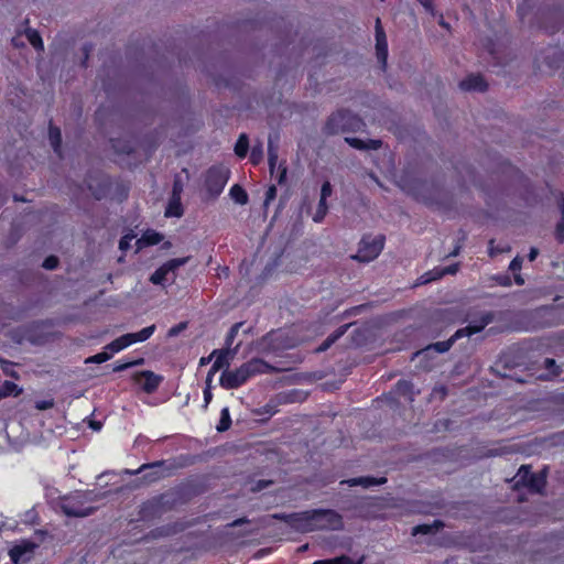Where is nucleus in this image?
Returning a JSON list of instances; mask_svg holds the SVG:
<instances>
[{
	"mask_svg": "<svg viewBox=\"0 0 564 564\" xmlns=\"http://www.w3.org/2000/svg\"><path fill=\"white\" fill-rule=\"evenodd\" d=\"M104 496L105 494H97L93 490L74 491L54 501V508L61 510L66 517L84 518L96 510L93 503Z\"/></svg>",
	"mask_w": 564,
	"mask_h": 564,
	"instance_id": "1",
	"label": "nucleus"
},
{
	"mask_svg": "<svg viewBox=\"0 0 564 564\" xmlns=\"http://www.w3.org/2000/svg\"><path fill=\"white\" fill-rule=\"evenodd\" d=\"M231 175L224 163L210 165L202 175V197L206 202L216 200L225 189Z\"/></svg>",
	"mask_w": 564,
	"mask_h": 564,
	"instance_id": "2",
	"label": "nucleus"
},
{
	"mask_svg": "<svg viewBox=\"0 0 564 564\" xmlns=\"http://www.w3.org/2000/svg\"><path fill=\"white\" fill-rule=\"evenodd\" d=\"M366 127L364 119L348 109H339L327 118L323 133L336 135L340 133H355L362 131Z\"/></svg>",
	"mask_w": 564,
	"mask_h": 564,
	"instance_id": "3",
	"label": "nucleus"
},
{
	"mask_svg": "<svg viewBox=\"0 0 564 564\" xmlns=\"http://www.w3.org/2000/svg\"><path fill=\"white\" fill-rule=\"evenodd\" d=\"M268 365L261 360H251L239 369L225 371L220 377V384L226 389H234L245 383L254 373L264 372Z\"/></svg>",
	"mask_w": 564,
	"mask_h": 564,
	"instance_id": "4",
	"label": "nucleus"
},
{
	"mask_svg": "<svg viewBox=\"0 0 564 564\" xmlns=\"http://www.w3.org/2000/svg\"><path fill=\"white\" fill-rule=\"evenodd\" d=\"M516 485H522L531 491L539 492L545 485V476L543 474L533 475L528 466H522L516 476Z\"/></svg>",
	"mask_w": 564,
	"mask_h": 564,
	"instance_id": "5",
	"label": "nucleus"
},
{
	"mask_svg": "<svg viewBox=\"0 0 564 564\" xmlns=\"http://www.w3.org/2000/svg\"><path fill=\"white\" fill-rule=\"evenodd\" d=\"M316 530H338L343 527L341 518L332 510H315Z\"/></svg>",
	"mask_w": 564,
	"mask_h": 564,
	"instance_id": "6",
	"label": "nucleus"
},
{
	"mask_svg": "<svg viewBox=\"0 0 564 564\" xmlns=\"http://www.w3.org/2000/svg\"><path fill=\"white\" fill-rule=\"evenodd\" d=\"M288 522L293 529L300 532L315 531V510L291 514L288 517Z\"/></svg>",
	"mask_w": 564,
	"mask_h": 564,
	"instance_id": "7",
	"label": "nucleus"
},
{
	"mask_svg": "<svg viewBox=\"0 0 564 564\" xmlns=\"http://www.w3.org/2000/svg\"><path fill=\"white\" fill-rule=\"evenodd\" d=\"M375 36L377 58L382 64V67L386 68L388 59V41L380 18L376 19Z\"/></svg>",
	"mask_w": 564,
	"mask_h": 564,
	"instance_id": "8",
	"label": "nucleus"
},
{
	"mask_svg": "<svg viewBox=\"0 0 564 564\" xmlns=\"http://www.w3.org/2000/svg\"><path fill=\"white\" fill-rule=\"evenodd\" d=\"M35 547L36 544L23 541L10 550V558L14 564H24L32 558Z\"/></svg>",
	"mask_w": 564,
	"mask_h": 564,
	"instance_id": "9",
	"label": "nucleus"
},
{
	"mask_svg": "<svg viewBox=\"0 0 564 564\" xmlns=\"http://www.w3.org/2000/svg\"><path fill=\"white\" fill-rule=\"evenodd\" d=\"M184 263V260H171L160 267L150 278V281L156 285H163L166 281L173 279V270Z\"/></svg>",
	"mask_w": 564,
	"mask_h": 564,
	"instance_id": "10",
	"label": "nucleus"
},
{
	"mask_svg": "<svg viewBox=\"0 0 564 564\" xmlns=\"http://www.w3.org/2000/svg\"><path fill=\"white\" fill-rule=\"evenodd\" d=\"M459 87L465 91H480L488 89V84L481 74H470L459 83Z\"/></svg>",
	"mask_w": 564,
	"mask_h": 564,
	"instance_id": "11",
	"label": "nucleus"
},
{
	"mask_svg": "<svg viewBox=\"0 0 564 564\" xmlns=\"http://www.w3.org/2000/svg\"><path fill=\"white\" fill-rule=\"evenodd\" d=\"M184 214V207L181 200L180 192L176 191V186L173 188V193L169 199L167 206L165 208L164 215L165 217H182Z\"/></svg>",
	"mask_w": 564,
	"mask_h": 564,
	"instance_id": "12",
	"label": "nucleus"
},
{
	"mask_svg": "<svg viewBox=\"0 0 564 564\" xmlns=\"http://www.w3.org/2000/svg\"><path fill=\"white\" fill-rule=\"evenodd\" d=\"M141 340V333H134V334H126L113 341H111L109 345L106 346V349H109L111 354L118 352L122 350L123 348L130 346L133 343H137Z\"/></svg>",
	"mask_w": 564,
	"mask_h": 564,
	"instance_id": "13",
	"label": "nucleus"
},
{
	"mask_svg": "<svg viewBox=\"0 0 564 564\" xmlns=\"http://www.w3.org/2000/svg\"><path fill=\"white\" fill-rule=\"evenodd\" d=\"M345 142L356 150H379L382 147V141L379 139L361 140L355 137H346Z\"/></svg>",
	"mask_w": 564,
	"mask_h": 564,
	"instance_id": "14",
	"label": "nucleus"
},
{
	"mask_svg": "<svg viewBox=\"0 0 564 564\" xmlns=\"http://www.w3.org/2000/svg\"><path fill=\"white\" fill-rule=\"evenodd\" d=\"M163 378L151 371H143V392L151 393L158 389Z\"/></svg>",
	"mask_w": 564,
	"mask_h": 564,
	"instance_id": "15",
	"label": "nucleus"
},
{
	"mask_svg": "<svg viewBox=\"0 0 564 564\" xmlns=\"http://www.w3.org/2000/svg\"><path fill=\"white\" fill-rule=\"evenodd\" d=\"M229 197L239 205H246L249 202L248 193L240 184H234L230 187Z\"/></svg>",
	"mask_w": 564,
	"mask_h": 564,
	"instance_id": "16",
	"label": "nucleus"
},
{
	"mask_svg": "<svg viewBox=\"0 0 564 564\" xmlns=\"http://www.w3.org/2000/svg\"><path fill=\"white\" fill-rule=\"evenodd\" d=\"M379 256V249H357L356 253H351L349 257L352 260L359 262H369Z\"/></svg>",
	"mask_w": 564,
	"mask_h": 564,
	"instance_id": "17",
	"label": "nucleus"
},
{
	"mask_svg": "<svg viewBox=\"0 0 564 564\" xmlns=\"http://www.w3.org/2000/svg\"><path fill=\"white\" fill-rule=\"evenodd\" d=\"M278 150H279L278 144H275L274 140L270 135L269 140H268V163H269V171L271 174L274 173V170L276 167Z\"/></svg>",
	"mask_w": 564,
	"mask_h": 564,
	"instance_id": "18",
	"label": "nucleus"
},
{
	"mask_svg": "<svg viewBox=\"0 0 564 564\" xmlns=\"http://www.w3.org/2000/svg\"><path fill=\"white\" fill-rule=\"evenodd\" d=\"M228 356L229 354L228 352H220L218 355H216V358L213 362V366L207 375V381H212L213 380V377L214 375L219 370L221 369L223 367L225 366H228L229 365V361H228Z\"/></svg>",
	"mask_w": 564,
	"mask_h": 564,
	"instance_id": "19",
	"label": "nucleus"
},
{
	"mask_svg": "<svg viewBox=\"0 0 564 564\" xmlns=\"http://www.w3.org/2000/svg\"><path fill=\"white\" fill-rule=\"evenodd\" d=\"M234 151L239 159H245L247 156L249 151V138L247 133H241L238 137Z\"/></svg>",
	"mask_w": 564,
	"mask_h": 564,
	"instance_id": "20",
	"label": "nucleus"
},
{
	"mask_svg": "<svg viewBox=\"0 0 564 564\" xmlns=\"http://www.w3.org/2000/svg\"><path fill=\"white\" fill-rule=\"evenodd\" d=\"M164 236L153 229L143 230V247H152L160 243Z\"/></svg>",
	"mask_w": 564,
	"mask_h": 564,
	"instance_id": "21",
	"label": "nucleus"
},
{
	"mask_svg": "<svg viewBox=\"0 0 564 564\" xmlns=\"http://www.w3.org/2000/svg\"><path fill=\"white\" fill-rule=\"evenodd\" d=\"M489 323V318H482L481 322L477 325H469L466 328L459 329L455 333L454 337L459 338L463 336H470L475 333L480 332L487 324Z\"/></svg>",
	"mask_w": 564,
	"mask_h": 564,
	"instance_id": "22",
	"label": "nucleus"
},
{
	"mask_svg": "<svg viewBox=\"0 0 564 564\" xmlns=\"http://www.w3.org/2000/svg\"><path fill=\"white\" fill-rule=\"evenodd\" d=\"M386 245V236L383 234H379L375 236L370 240V236L365 235L360 242L358 243V247H384Z\"/></svg>",
	"mask_w": 564,
	"mask_h": 564,
	"instance_id": "23",
	"label": "nucleus"
},
{
	"mask_svg": "<svg viewBox=\"0 0 564 564\" xmlns=\"http://www.w3.org/2000/svg\"><path fill=\"white\" fill-rule=\"evenodd\" d=\"M384 481H386L384 478L375 479V478H370V477H359V478H352V479L347 480V484L349 486H362V487L367 488L370 486L383 484Z\"/></svg>",
	"mask_w": 564,
	"mask_h": 564,
	"instance_id": "24",
	"label": "nucleus"
},
{
	"mask_svg": "<svg viewBox=\"0 0 564 564\" xmlns=\"http://www.w3.org/2000/svg\"><path fill=\"white\" fill-rule=\"evenodd\" d=\"M549 13L551 15H553L556 21H555L554 25H552L550 29L546 28V30L550 33H555L564 25V8H556V9L550 10Z\"/></svg>",
	"mask_w": 564,
	"mask_h": 564,
	"instance_id": "25",
	"label": "nucleus"
},
{
	"mask_svg": "<svg viewBox=\"0 0 564 564\" xmlns=\"http://www.w3.org/2000/svg\"><path fill=\"white\" fill-rule=\"evenodd\" d=\"M20 393L21 389L11 381H4L2 384H0V399L11 394L18 395Z\"/></svg>",
	"mask_w": 564,
	"mask_h": 564,
	"instance_id": "26",
	"label": "nucleus"
},
{
	"mask_svg": "<svg viewBox=\"0 0 564 564\" xmlns=\"http://www.w3.org/2000/svg\"><path fill=\"white\" fill-rule=\"evenodd\" d=\"M263 160V144L262 142L256 143L250 152V163L252 165H259Z\"/></svg>",
	"mask_w": 564,
	"mask_h": 564,
	"instance_id": "27",
	"label": "nucleus"
},
{
	"mask_svg": "<svg viewBox=\"0 0 564 564\" xmlns=\"http://www.w3.org/2000/svg\"><path fill=\"white\" fill-rule=\"evenodd\" d=\"M328 212V205L326 199L319 198L316 212L313 216L315 223H322Z\"/></svg>",
	"mask_w": 564,
	"mask_h": 564,
	"instance_id": "28",
	"label": "nucleus"
},
{
	"mask_svg": "<svg viewBox=\"0 0 564 564\" xmlns=\"http://www.w3.org/2000/svg\"><path fill=\"white\" fill-rule=\"evenodd\" d=\"M112 357V354L109 349H106L99 354H96L85 360L86 364L88 362H95V364H101L107 360H109Z\"/></svg>",
	"mask_w": 564,
	"mask_h": 564,
	"instance_id": "29",
	"label": "nucleus"
},
{
	"mask_svg": "<svg viewBox=\"0 0 564 564\" xmlns=\"http://www.w3.org/2000/svg\"><path fill=\"white\" fill-rule=\"evenodd\" d=\"M230 423H231V420H230L229 411L227 408H225L221 410L220 420L217 425V430L219 432L227 431L230 426Z\"/></svg>",
	"mask_w": 564,
	"mask_h": 564,
	"instance_id": "30",
	"label": "nucleus"
},
{
	"mask_svg": "<svg viewBox=\"0 0 564 564\" xmlns=\"http://www.w3.org/2000/svg\"><path fill=\"white\" fill-rule=\"evenodd\" d=\"M313 564H361V560L352 561L348 557H339V558L328 560V561H316Z\"/></svg>",
	"mask_w": 564,
	"mask_h": 564,
	"instance_id": "31",
	"label": "nucleus"
},
{
	"mask_svg": "<svg viewBox=\"0 0 564 564\" xmlns=\"http://www.w3.org/2000/svg\"><path fill=\"white\" fill-rule=\"evenodd\" d=\"M28 40L35 48H43V42L40 37V35L35 31H29L26 33Z\"/></svg>",
	"mask_w": 564,
	"mask_h": 564,
	"instance_id": "32",
	"label": "nucleus"
},
{
	"mask_svg": "<svg viewBox=\"0 0 564 564\" xmlns=\"http://www.w3.org/2000/svg\"><path fill=\"white\" fill-rule=\"evenodd\" d=\"M555 236H556L558 243L564 242V210L562 212L561 220L556 225Z\"/></svg>",
	"mask_w": 564,
	"mask_h": 564,
	"instance_id": "33",
	"label": "nucleus"
},
{
	"mask_svg": "<svg viewBox=\"0 0 564 564\" xmlns=\"http://www.w3.org/2000/svg\"><path fill=\"white\" fill-rule=\"evenodd\" d=\"M276 197V187L275 185H270L265 191L263 205L267 207L272 200Z\"/></svg>",
	"mask_w": 564,
	"mask_h": 564,
	"instance_id": "34",
	"label": "nucleus"
},
{
	"mask_svg": "<svg viewBox=\"0 0 564 564\" xmlns=\"http://www.w3.org/2000/svg\"><path fill=\"white\" fill-rule=\"evenodd\" d=\"M451 345H452V341L437 343V344L429 347L423 354H427L432 349H434L438 352H445L449 349Z\"/></svg>",
	"mask_w": 564,
	"mask_h": 564,
	"instance_id": "35",
	"label": "nucleus"
},
{
	"mask_svg": "<svg viewBox=\"0 0 564 564\" xmlns=\"http://www.w3.org/2000/svg\"><path fill=\"white\" fill-rule=\"evenodd\" d=\"M332 193H333V187H332L330 182L325 181L321 187V197L319 198L327 200V198L332 195Z\"/></svg>",
	"mask_w": 564,
	"mask_h": 564,
	"instance_id": "36",
	"label": "nucleus"
},
{
	"mask_svg": "<svg viewBox=\"0 0 564 564\" xmlns=\"http://www.w3.org/2000/svg\"><path fill=\"white\" fill-rule=\"evenodd\" d=\"M57 264H58V259L54 256H50L47 257L44 262H43V268H45L46 270H54L57 268Z\"/></svg>",
	"mask_w": 564,
	"mask_h": 564,
	"instance_id": "37",
	"label": "nucleus"
},
{
	"mask_svg": "<svg viewBox=\"0 0 564 564\" xmlns=\"http://www.w3.org/2000/svg\"><path fill=\"white\" fill-rule=\"evenodd\" d=\"M288 169L285 165H280L278 170L276 181L278 184H284L286 181Z\"/></svg>",
	"mask_w": 564,
	"mask_h": 564,
	"instance_id": "38",
	"label": "nucleus"
},
{
	"mask_svg": "<svg viewBox=\"0 0 564 564\" xmlns=\"http://www.w3.org/2000/svg\"><path fill=\"white\" fill-rule=\"evenodd\" d=\"M210 384H212V381L206 380V389L204 390V400H205L206 406L210 402L212 397H213L212 391H210Z\"/></svg>",
	"mask_w": 564,
	"mask_h": 564,
	"instance_id": "39",
	"label": "nucleus"
},
{
	"mask_svg": "<svg viewBox=\"0 0 564 564\" xmlns=\"http://www.w3.org/2000/svg\"><path fill=\"white\" fill-rule=\"evenodd\" d=\"M457 271V267L456 265H449L447 268H444V269H441V270H436V274L438 276L443 275V274H453Z\"/></svg>",
	"mask_w": 564,
	"mask_h": 564,
	"instance_id": "40",
	"label": "nucleus"
},
{
	"mask_svg": "<svg viewBox=\"0 0 564 564\" xmlns=\"http://www.w3.org/2000/svg\"><path fill=\"white\" fill-rule=\"evenodd\" d=\"M54 405L53 401H41L36 403L37 410H47L51 409Z\"/></svg>",
	"mask_w": 564,
	"mask_h": 564,
	"instance_id": "41",
	"label": "nucleus"
},
{
	"mask_svg": "<svg viewBox=\"0 0 564 564\" xmlns=\"http://www.w3.org/2000/svg\"><path fill=\"white\" fill-rule=\"evenodd\" d=\"M154 325L143 328V340L148 339L154 332Z\"/></svg>",
	"mask_w": 564,
	"mask_h": 564,
	"instance_id": "42",
	"label": "nucleus"
},
{
	"mask_svg": "<svg viewBox=\"0 0 564 564\" xmlns=\"http://www.w3.org/2000/svg\"><path fill=\"white\" fill-rule=\"evenodd\" d=\"M521 267V262L518 258H514L511 263H510V269L516 272L517 270H519Z\"/></svg>",
	"mask_w": 564,
	"mask_h": 564,
	"instance_id": "43",
	"label": "nucleus"
},
{
	"mask_svg": "<svg viewBox=\"0 0 564 564\" xmlns=\"http://www.w3.org/2000/svg\"><path fill=\"white\" fill-rule=\"evenodd\" d=\"M2 362H3V365H4V366H3V371H4L7 375H9V376L14 377V376H15L14 371H12L11 369H9V367L11 366V364H10V362H8V361H4V360H2Z\"/></svg>",
	"mask_w": 564,
	"mask_h": 564,
	"instance_id": "44",
	"label": "nucleus"
},
{
	"mask_svg": "<svg viewBox=\"0 0 564 564\" xmlns=\"http://www.w3.org/2000/svg\"><path fill=\"white\" fill-rule=\"evenodd\" d=\"M419 532H422V533L427 532V527H416L414 529V533H419Z\"/></svg>",
	"mask_w": 564,
	"mask_h": 564,
	"instance_id": "45",
	"label": "nucleus"
},
{
	"mask_svg": "<svg viewBox=\"0 0 564 564\" xmlns=\"http://www.w3.org/2000/svg\"><path fill=\"white\" fill-rule=\"evenodd\" d=\"M141 471V468H138L135 470H130V469H124V474L127 475H133V474H139Z\"/></svg>",
	"mask_w": 564,
	"mask_h": 564,
	"instance_id": "46",
	"label": "nucleus"
},
{
	"mask_svg": "<svg viewBox=\"0 0 564 564\" xmlns=\"http://www.w3.org/2000/svg\"><path fill=\"white\" fill-rule=\"evenodd\" d=\"M90 426H91L94 430H100L101 424H100L99 422H91V423H90Z\"/></svg>",
	"mask_w": 564,
	"mask_h": 564,
	"instance_id": "47",
	"label": "nucleus"
},
{
	"mask_svg": "<svg viewBox=\"0 0 564 564\" xmlns=\"http://www.w3.org/2000/svg\"><path fill=\"white\" fill-rule=\"evenodd\" d=\"M536 257V250L535 249H532L530 254H529V259L530 261H533Z\"/></svg>",
	"mask_w": 564,
	"mask_h": 564,
	"instance_id": "48",
	"label": "nucleus"
},
{
	"mask_svg": "<svg viewBox=\"0 0 564 564\" xmlns=\"http://www.w3.org/2000/svg\"><path fill=\"white\" fill-rule=\"evenodd\" d=\"M516 283L519 285L523 284V279L520 275H516Z\"/></svg>",
	"mask_w": 564,
	"mask_h": 564,
	"instance_id": "49",
	"label": "nucleus"
},
{
	"mask_svg": "<svg viewBox=\"0 0 564 564\" xmlns=\"http://www.w3.org/2000/svg\"><path fill=\"white\" fill-rule=\"evenodd\" d=\"M124 368H127V365H120V366L116 367L115 370L120 371V370H123Z\"/></svg>",
	"mask_w": 564,
	"mask_h": 564,
	"instance_id": "50",
	"label": "nucleus"
},
{
	"mask_svg": "<svg viewBox=\"0 0 564 564\" xmlns=\"http://www.w3.org/2000/svg\"><path fill=\"white\" fill-rule=\"evenodd\" d=\"M545 364H546V366H547V367H551V366H553V365H554V361H553V360H551V359H547V360L545 361Z\"/></svg>",
	"mask_w": 564,
	"mask_h": 564,
	"instance_id": "51",
	"label": "nucleus"
},
{
	"mask_svg": "<svg viewBox=\"0 0 564 564\" xmlns=\"http://www.w3.org/2000/svg\"><path fill=\"white\" fill-rule=\"evenodd\" d=\"M161 247H164V248L172 247V243L170 241H165Z\"/></svg>",
	"mask_w": 564,
	"mask_h": 564,
	"instance_id": "52",
	"label": "nucleus"
},
{
	"mask_svg": "<svg viewBox=\"0 0 564 564\" xmlns=\"http://www.w3.org/2000/svg\"><path fill=\"white\" fill-rule=\"evenodd\" d=\"M488 247H496L495 246V239H490L488 242Z\"/></svg>",
	"mask_w": 564,
	"mask_h": 564,
	"instance_id": "53",
	"label": "nucleus"
},
{
	"mask_svg": "<svg viewBox=\"0 0 564 564\" xmlns=\"http://www.w3.org/2000/svg\"><path fill=\"white\" fill-rule=\"evenodd\" d=\"M457 256V249H454L451 253H449V257H456Z\"/></svg>",
	"mask_w": 564,
	"mask_h": 564,
	"instance_id": "54",
	"label": "nucleus"
},
{
	"mask_svg": "<svg viewBox=\"0 0 564 564\" xmlns=\"http://www.w3.org/2000/svg\"><path fill=\"white\" fill-rule=\"evenodd\" d=\"M142 142H143V147L148 143V137L145 134H143Z\"/></svg>",
	"mask_w": 564,
	"mask_h": 564,
	"instance_id": "55",
	"label": "nucleus"
},
{
	"mask_svg": "<svg viewBox=\"0 0 564 564\" xmlns=\"http://www.w3.org/2000/svg\"><path fill=\"white\" fill-rule=\"evenodd\" d=\"M109 475H110V473L101 474V475L99 476V479H101V478H104V477H106V476H109Z\"/></svg>",
	"mask_w": 564,
	"mask_h": 564,
	"instance_id": "56",
	"label": "nucleus"
},
{
	"mask_svg": "<svg viewBox=\"0 0 564 564\" xmlns=\"http://www.w3.org/2000/svg\"><path fill=\"white\" fill-rule=\"evenodd\" d=\"M273 336L278 339L281 337V334L280 333H274Z\"/></svg>",
	"mask_w": 564,
	"mask_h": 564,
	"instance_id": "57",
	"label": "nucleus"
},
{
	"mask_svg": "<svg viewBox=\"0 0 564 564\" xmlns=\"http://www.w3.org/2000/svg\"><path fill=\"white\" fill-rule=\"evenodd\" d=\"M142 113H143V118H144L145 117V110L144 109L142 110Z\"/></svg>",
	"mask_w": 564,
	"mask_h": 564,
	"instance_id": "58",
	"label": "nucleus"
}]
</instances>
